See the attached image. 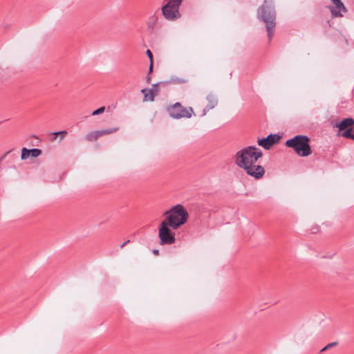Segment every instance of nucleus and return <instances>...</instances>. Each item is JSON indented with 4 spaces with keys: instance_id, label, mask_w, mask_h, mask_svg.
<instances>
[{
    "instance_id": "26",
    "label": "nucleus",
    "mask_w": 354,
    "mask_h": 354,
    "mask_svg": "<svg viewBox=\"0 0 354 354\" xmlns=\"http://www.w3.org/2000/svg\"><path fill=\"white\" fill-rule=\"evenodd\" d=\"M129 240H127V241H125L124 243H123L121 245H120V248H122L124 245H126L128 243H129Z\"/></svg>"
},
{
    "instance_id": "27",
    "label": "nucleus",
    "mask_w": 354,
    "mask_h": 354,
    "mask_svg": "<svg viewBox=\"0 0 354 354\" xmlns=\"http://www.w3.org/2000/svg\"><path fill=\"white\" fill-rule=\"evenodd\" d=\"M153 253L155 255H158V254H159V251H158V250H157V249H154V250H153Z\"/></svg>"
},
{
    "instance_id": "18",
    "label": "nucleus",
    "mask_w": 354,
    "mask_h": 354,
    "mask_svg": "<svg viewBox=\"0 0 354 354\" xmlns=\"http://www.w3.org/2000/svg\"><path fill=\"white\" fill-rule=\"evenodd\" d=\"M337 344V342H332V343H330L328 344H327L326 346H325L324 348H322L321 350H320V353H322L324 351H326L334 346H335Z\"/></svg>"
},
{
    "instance_id": "7",
    "label": "nucleus",
    "mask_w": 354,
    "mask_h": 354,
    "mask_svg": "<svg viewBox=\"0 0 354 354\" xmlns=\"http://www.w3.org/2000/svg\"><path fill=\"white\" fill-rule=\"evenodd\" d=\"M180 6L174 4L171 2H167L162 8V12L165 19L167 20H176L180 17V13L179 12Z\"/></svg>"
},
{
    "instance_id": "29",
    "label": "nucleus",
    "mask_w": 354,
    "mask_h": 354,
    "mask_svg": "<svg viewBox=\"0 0 354 354\" xmlns=\"http://www.w3.org/2000/svg\"><path fill=\"white\" fill-rule=\"evenodd\" d=\"M149 80H150V77H147V81H149Z\"/></svg>"
},
{
    "instance_id": "6",
    "label": "nucleus",
    "mask_w": 354,
    "mask_h": 354,
    "mask_svg": "<svg viewBox=\"0 0 354 354\" xmlns=\"http://www.w3.org/2000/svg\"><path fill=\"white\" fill-rule=\"evenodd\" d=\"M169 115L175 119H180L183 118H190L194 113L192 107L185 108L181 105L180 103L176 102L174 105L168 109Z\"/></svg>"
},
{
    "instance_id": "19",
    "label": "nucleus",
    "mask_w": 354,
    "mask_h": 354,
    "mask_svg": "<svg viewBox=\"0 0 354 354\" xmlns=\"http://www.w3.org/2000/svg\"><path fill=\"white\" fill-rule=\"evenodd\" d=\"M104 110H105V107L102 106V107L95 110L94 111H93L91 115H97L102 114L104 112Z\"/></svg>"
},
{
    "instance_id": "11",
    "label": "nucleus",
    "mask_w": 354,
    "mask_h": 354,
    "mask_svg": "<svg viewBox=\"0 0 354 354\" xmlns=\"http://www.w3.org/2000/svg\"><path fill=\"white\" fill-rule=\"evenodd\" d=\"M339 131H346V129H351V131L353 130V127H354V119L351 118H348L344 119L341 122L336 125Z\"/></svg>"
},
{
    "instance_id": "9",
    "label": "nucleus",
    "mask_w": 354,
    "mask_h": 354,
    "mask_svg": "<svg viewBox=\"0 0 354 354\" xmlns=\"http://www.w3.org/2000/svg\"><path fill=\"white\" fill-rule=\"evenodd\" d=\"M335 5V7H330V12L333 16L339 17L342 16L341 11H346V8L341 1V0H331Z\"/></svg>"
},
{
    "instance_id": "4",
    "label": "nucleus",
    "mask_w": 354,
    "mask_h": 354,
    "mask_svg": "<svg viewBox=\"0 0 354 354\" xmlns=\"http://www.w3.org/2000/svg\"><path fill=\"white\" fill-rule=\"evenodd\" d=\"M310 139L304 135H297L286 142V146L292 148L299 156L306 157L312 153L309 145Z\"/></svg>"
},
{
    "instance_id": "16",
    "label": "nucleus",
    "mask_w": 354,
    "mask_h": 354,
    "mask_svg": "<svg viewBox=\"0 0 354 354\" xmlns=\"http://www.w3.org/2000/svg\"><path fill=\"white\" fill-rule=\"evenodd\" d=\"M41 154V150L39 149L34 148L30 149V155L32 158H37Z\"/></svg>"
},
{
    "instance_id": "14",
    "label": "nucleus",
    "mask_w": 354,
    "mask_h": 354,
    "mask_svg": "<svg viewBox=\"0 0 354 354\" xmlns=\"http://www.w3.org/2000/svg\"><path fill=\"white\" fill-rule=\"evenodd\" d=\"M118 129H119L118 127L103 129V130L98 131V133H99L100 136H102L104 135H108V134L115 133V132L118 131Z\"/></svg>"
},
{
    "instance_id": "2",
    "label": "nucleus",
    "mask_w": 354,
    "mask_h": 354,
    "mask_svg": "<svg viewBox=\"0 0 354 354\" xmlns=\"http://www.w3.org/2000/svg\"><path fill=\"white\" fill-rule=\"evenodd\" d=\"M257 17L265 24L270 41L276 26V11L272 5V0H264L263 4L258 9Z\"/></svg>"
},
{
    "instance_id": "1",
    "label": "nucleus",
    "mask_w": 354,
    "mask_h": 354,
    "mask_svg": "<svg viewBox=\"0 0 354 354\" xmlns=\"http://www.w3.org/2000/svg\"><path fill=\"white\" fill-rule=\"evenodd\" d=\"M262 156L263 153L260 149L248 146L238 151L234 156V160L236 165L243 169L248 176L259 180L263 178L266 171L263 167L256 163Z\"/></svg>"
},
{
    "instance_id": "17",
    "label": "nucleus",
    "mask_w": 354,
    "mask_h": 354,
    "mask_svg": "<svg viewBox=\"0 0 354 354\" xmlns=\"http://www.w3.org/2000/svg\"><path fill=\"white\" fill-rule=\"evenodd\" d=\"M30 156V149H26V147H24L21 149V160H26Z\"/></svg>"
},
{
    "instance_id": "10",
    "label": "nucleus",
    "mask_w": 354,
    "mask_h": 354,
    "mask_svg": "<svg viewBox=\"0 0 354 354\" xmlns=\"http://www.w3.org/2000/svg\"><path fill=\"white\" fill-rule=\"evenodd\" d=\"M207 100L208 102V104H207V106L203 111V113H202L203 116L205 115L206 113L210 109H214L217 105V103H218L217 97H216L215 95H214L212 93H209L207 96Z\"/></svg>"
},
{
    "instance_id": "21",
    "label": "nucleus",
    "mask_w": 354,
    "mask_h": 354,
    "mask_svg": "<svg viewBox=\"0 0 354 354\" xmlns=\"http://www.w3.org/2000/svg\"><path fill=\"white\" fill-rule=\"evenodd\" d=\"M146 54H147V55L148 56V57H149V59L150 62L153 61V55H152L151 51L150 50H149V49H148V50H147V51H146Z\"/></svg>"
},
{
    "instance_id": "20",
    "label": "nucleus",
    "mask_w": 354,
    "mask_h": 354,
    "mask_svg": "<svg viewBox=\"0 0 354 354\" xmlns=\"http://www.w3.org/2000/svg\"><path fill=\"white\" fill-rule=\"evenodd\" d=\"M67 133H68V132L66 131H61L54 132L53 135H55V136L60 135L61 136L60 140H61L67 135Z\"/></svg>"
},
{
    "instance_id": "25",
    "label": "nucleus",
    "mask_w": 354,
    "mask_h": 354,
    "mask_svg": "<svg viewBox=\"0 0 354 354\" xmlns=\"http://www.w3.org/2000/svg\"><path fill=\"white\" fill-rule=\"evenodd\" d=\"M318 230H319V227L317 226L316 227L312 229V232L316 233L318 232Z\"/></svg>"
},
{
    "instance_id": "28",
    "label": "nucleus",
    "mask_w": 354,
    "mask_h": 354,
    "mask_svg": "<svg viewBox=\"0 0 354 354\" xmlns=\"http://www.w3.org/2000/svg\"><path fill=\"white\" fill-rule=\"evenodd\" d=\"M10 151H7V152L5 153V155H4V156L3 157V158L6 156H7V155L10 153ZM1 160H2V158L0 159V161H1Z\"/></svg>"
},
{
    "instance_id": "15",
    "label": "nucleus",
    "mask_w": 354,
    "mask_h": 354,
    "mask_svg": "<svg viewBox=\"0 0 354 354\" xmlns=\"http://www.w3.org/2000/svg\"><path fill=\"white\" fill-rule=\"evenodd\" d=\"M341 136L343 138H350L354 140V131L353 130L352 131H351V129H346V131L342 133Z\"/></svg>"
},
{
    "instance_id": "23",
    "label": "nucleus",
    "mask_w": 354,
    "mask_h": 354,
    "mask_svg": "<svg viewBox=\"0 0 354 354\" xmlns=\"http://www.w3.org/2000/svg\"><path fill=\"white\" fill-rule=\"evenodd\" d=\"M187 81L184 79L177 78L174 80V82L176 83H185Z\"/></svg>"
},
{
    "instance_id": "12",
    "label": "nucleus",
    "mask_w": 354,
    "mask_h": 354,
    "mask_svg": "<svg viewBox=\"0 0 354 354\" xmlns=\"http://www.w3.org/2000/svg\"><path fill=\"white\" fill-rule=\"evenodd\" d=\"M142 93L144 94V101H153L154 100V94L153 90H147L146 88H143L141 90Z\"/></svg>"
},
{
    "instance_id": "5",
    "label": "nucleus",
    "mask_w": 354,
    "mask_h": 354,
    "mask_svg": "<svg viewBox=\"0 0 354 354\" xmlns=\"http://www.w3.org/2000/svg\"><path fill=\"white\" fill-rule=\"evenodd\" d=\"M171 230L167 223L162 221L160 223L158 228V236L161 245H171L175 243V234Z\"/></svg>"
},
{
    "instance_id": "8",
    "label": "nucleus",
    "mask_w": 354,
    "mask_h": 354,
    "mask_svg": "<svg viewBox=\"0 0 354 354\" xmlns=\"http://www.w3.org/2000/svg\"><path fill=\"white\" fill-rule=\"evenodd\" d=\"M280 137L277 134H270L265 138L259 139L257 143L265 149H269L273 145L278 142Z\"/></svg>"
},
{
    "instance_id": "13",
    "label": "nucleus",
    "mask_w": 354,
    "mask_h": 354,
    "mask_svg": "<svg viewBox=\"0 0 354 354\" xmlns=\"http://www.w3.org/2000/svg\"><path fill=\"white\" fill-rule=\"evenodd\" d=\"M100 137V136L99 135L98 131H95L88 132L86 135L85 138L89 142H94L96 141Z\"/></svg>"
},
{
    "instance_id": "24",
    "label": "nucleus",
    "mask_w": 354,
    "mask_h": 354,
    "mask_svg": "<svg viewBox=\"0 0 354 354\" xmlns=\"http://www.w3.org/2000/svg\"><path fill=\"white\" fill-rule=\"evenodd\" d=\"M153 71V61L150 62V65L149 68V73H152Z\"/></svg>"
},
{
    "instance_id": "3",
    "label": "nucleus",
    "mask_w": 354,
    "mask_h": 354,
    "mask_svg": "<svg viewBox=\"0 0 354 354\" xmlns=\"http://www.w3.org/2000/svg\"><path fill=\"white\" fill-rule=\"evenodd\" d=\"M165 219L162 221L167 223L172 230H177L188 220L189 214L183 205L178 204L164 212Z\"/></svg>"
},
{
    "instance_id": "22",
    "label": "nucleus",
    "mask_w": 354,
    "mask_h": 354,
    "mask_svg": "<svg viewBox=\"0 0 354 354\" xmlns=\"http://www.w3.org/2000/svg\"><path fill=\"white\" fill-rule=\"evenodd\" d=\"M183 1V0H169L168 1L174 4H178V6H180Z\"/></svg>"
}]
</instances>
